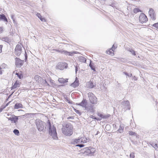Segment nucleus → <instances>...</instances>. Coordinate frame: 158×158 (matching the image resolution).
<instances>
[{"label": "nucleus", "mask_w": 158, "mask_h": 158, "mask_svg": "<svg viewBox=\"0 0 158 158\" xmlns=\"http://www.w3.org/2000/svg\"><path fill=\"white\" fill-rule=\"evenodd\" d=\"M62 131L64 135L70 136L73 133L71 124L69 123L66 122L63 124Z\"/></svg>", "instance_id": "1"}, {"label": "nucleus", "mask_w": 158, "mask_h": 158, "mask_svg": "<svg viewBox=\"0 0 158 158\" xmlns=\"http://www.w3.org/2000/svg\"><path fill=\"white\" fill-rule=\"evenodd\" d=\"M47 123L49 129V135L52 137L53 139H57L58 137L56 128L53 125L52 126V125L49 120L48 121Z\"/></svg>", "instance_id": "2"}, {"label": "nucleus", "mask_w": 158, "mask_h": 158, "mask_svg": "<svg viewBox=\"0 0 158 158\" xmlns=\"http://www.w3.org/2000/svg\"><path fill=\"white\" fill-rule=\"evenodd\" d=\"M81 151L85 155L89 156H93L94 153L96 151L95 148L92 147L85 148L81 149Z\"/></svg>", "instance_id": "3"}, {"label": "nucleus", "mask_w": 158, "mask_h": 158, "mask_svg": "<svg viewBox=\"0 0 158 158\" xmlns=\"http://www.w3.org/2000/svg\"><path fill=\"white\" fill-rule=\"evenodd\" d=\"M37 128L40 131L44 130V127L46 126V124L44 122L40 120H37L36 122Z\"/></svg>", "instance_id": "4"}, {"label": "nucleus", "mask_w": 158, "mask_h": 158, "mask_svg": "<svg viewBox=\"0 0 158 158\" xmlns=\"http://www.w3.org/2000/svg\"><path fill=\"white\" fill-rule=\"evenodd\" d=\"M88 95L89 101L91 103L96 104L97 103L98 101L97 98L92 93H89Z\"/></svg>", "instance_id": "5"}, {"label": "nucleus", "mask_w": 158, "mask_h": 158, "mask_svg": "<svg viewBox=\"0 0 158 158\" xmlns=\"http://www.w3.org/2000/svg\"><path fill=\"white\" fill-rule=\"evenodd\" d=\"M121 107L126 110L130 109V105L129 102L128 100L124 101L122 102L121 104Z\"/></svg>", "instance_id": "6"}, {"label": "nucleus", "mask_w": 158, "mask_h": 158, "mask_svg": "<svg viewBox=\"0 0 158 158\" xmlns=\"http://www.w3.org/2000/svg\"><path fill=\"white\" fill-rule=\"evenodd\" d=\"M67 64L64 62H61L59 63L57 66L56 67L58 69L61 70H62L64 68L66 69L67 67Z\"/></svg>", "instance_id": "7"}, {"label": "nucleus", "mask_w": 158, "mask_h": 158, "mask_svg": "<svg viewBox=\"0 0 158 158\" xmlns=\"http://www.w3.org/2000/svg\"><path fill=\"white\" fill-rule=\"evenodd\" d=\"M22 52V47L19 44L16 46L15 49V53L18 56H19Z\"/></svg>", "instance_id": "8"}, {"label": "nucleus", "mask_w": 158, "mask_h": 158, "mask_svg": "<svg viewBox=\"0 0 158 158\" xmlns=\"http://www.w3.org/2000/svg\"><path fill=\"white\" fill-rule=\"evenodd\" d=\"M139 21L141 23L146 22L148 20L147 17L143 13L141 14L139 17Z\"/></svg>", "instance_id": "9"}, {"label": "nucleus", "mask_w": 158, "mask_h": 158, "mask_svg": "<svg viewBox=\"0 0 158 158\" xmlns=\"http://www.w3.org/2000/svg\"><path fill=\"white\" fill-rule=\"evenodd\" d=\"M23 60H21L19 58L16 57L15 58V64L17 67L20 68L23 65Z\"/></svg>", "instance_id": "10"}, {"label": "nucleus", "mask_w": 158, "mask_h": 158, "mask_svg": "<svg viewBox=\"0 0 158 158\" xmlns=\"http://www.w3.org/2000/svg\"><path fill=\"white\" fill-rule=\"evenodd\" d=\"M8 120H10L11 122H13L15 123H16L19 119V116H16L14 115H12L10 117H7Z\"/></svg>", "instance_id": "11"}, {"label": "nucleus", "mask_w": 158, "mask_h": 158, "mask_svg": "<svg viewBox=\"0 0 158 158\" xmlns=\"http://www.w3.org/2000/svg\"><path fill=\"white\" fill-rule=\"evenodd\" d=\"M87 104V100L85 99H83L82 101L80 103H77V105L81 106L83 108H85Z\"/></svg>", "instance_id": "12"}, {"label": "nucleus", "mask_w": 158, "mask_h": 158, "mask_svg": "<svg viewBox=\"0 0 158 158\" xmlns=\"http://www.w3.org/2000/svg\"><path fill=\"white\" fill-rule=\"evenodd\" d=\"M84 110L88 112H93V106L91 104H87V106H86L85 107Z\"/></svg>", "instance_id": "13"}, {"label": "nucleus", "mask_w": 158, "mask_h": 158, "mask_svg": "<svg viewBox=\"0 0 158 158\" xmlns=\"http://www.w3.org/2000/svg\"><path fill=\"white\" fill-rule=\"evenodd\" d=\"M96 84L95 82L90 81L88 82V87L89 88H92L96 86Z\"/></svg>", "instance_id": "14"}, {"label": "nucleus", "mask_w": 158, "mask_h": 158, "mask_svg": "<svg viewBox=\"0 0 158 158\" xmlns=\"http://www.w3.org/2000/svg\"><path fill=\"white\" fill-rule=\"evenodd\" d=\"M81 140L80 138L74 139L72 141L71 143L72 144H75L81 143L82 141H81Z\"/></svg>", "instance_id": "15"}, {"label": "nucleus", "mask_w": 158, "mask_h": 158, "mask_svg": "<svg viewBox=\"0 0 158 158\" xmlns=\"http://www.w3.org/2000/svg\"><path fill=\"white\" fill-rule=\"evenodd\" d=\"M79 85V81L77 78L76 79L75 81L72 84H71V86L74 88H75Z\"/></svg>", "instance_id": "16"}, {"label": "nucleus", "mask_w": 158, "mask_h": 158, "mask_svg": "<svg viewBox=\"0 0 158 158\" xmlns=\"http://www.w3.org/2000/svg\"><path fill=\"white\" fill-rule=\"evenodd\" d=\"M23 105L20 103H16L14 106V108L15 109H18L20 108H23Z\"/></svg>", "instance_id": "17"}, {"label": "nucleus", "mask_w": 158, "mask_h": 158, "mask_svg": "<svg viewBox=\"0 0 158 158\" xmlns=\"http://www.w3.org/2000/svg\"><path fill=\"white\" fill-rule=\"evenodd\" d=\"M80 139H81V141H82V142H81V143H86L89 141V139L86 138L81 137L80 138Z\"/></svg>", "instance_id": "18"}, {"label": "nucleus", "mask_w": 158, "mask_h": 158, "mask_svg": "<svg viewBox=\"0 0 158 158\" xmlns=\"http://www.w3.org/2000/svg\"><path fill=\"white\" fill-rule=\"evenodd\" d=\"M19 81L18 80H17L15 82V83L14 85L12 87V89H15L17 87L19 86Z\"/></svg>", "instance_id": "19"}, {"label": "nucleus", "mask_w": 158, "mask_h": 158, "mask_svg": "<svg viewBox=\"0 0 158 158\" xmlns=\"http://www.w3.org/2000/svg\"><path fill=\"white\" fill-rule=\"evenodd\" d=\"M79 61L81 62L86 63V58L82 56H80L78 57Z\"/></svg>", "instance_id": "20"}, {"label": "nucleus", "mask_w": 158, "mask_h": 158, "mask_svg": "<svg viewBox=\"0 0 158 158\" xmlns=\"http://www.w3.org/2000/svg\"><path fill=\"white\" fill-rule=\"evenodd\" d=\"M0 20H2L4 21L7 22L8 20L5 15L3 14L0 15Z\"/></svg>", "instance_id": "21"}, {"label": "nucleus", "mask_w": 158, "mask_h": 158, "mask_svg": "<svg viewBox=\"0 0 158 158\" xmlns=\"http://www.w3.org/2000/svg\"><path fill=\"white\" fill-rule=\"evenodd\" d=\"M151 145L156 150L158 151V142L156 143H152Z\"/></svg>", "instance_id": "22"}, {"label": "nucleus", "mask_w": 158, "mask_h": 158, "mask_svg": "<svg viewBox=\"0 0 158 158\" xmlns=\"http://www.w3.org/2000/svg\"><path fill=\"white\" fill-rule=\"evenodd\" d=\"M58 81L60 83H64L68 82V79H65L62 78H59L58 79Z\"/></svg>", "instance_id": "23"}, {"label": "nucleus", "mask_w": 158, "mask_h": 158, "mask_svg": "<svg viewBox=\"0 0 158 158\" xmlns=\"http://www.w3.org/2000/svg\"><path fill=\"white\" fill-rule=\"evenodd\" d=\"M89 66L91 68L92 70H93L94 71H96L95 68L94 66V64L92 62V61L90 60V63L89 64Z\"/></svg>", "instance_id": "24"}, {"label": "nucleus", "mask_w": 158, "mask_h": 158, "mask_svg": "<svg viewBox=\"0 0 158 158\" xmlns=\"http://www.w3.org/2000/svg\"><path fill=\"white\" fill-rule=\"evenodd\" d=\"M62 53L64 54L67 56H72L73 53L68 52L65 50H63L62 52Z\"/></svg>", "instance_id": "25"}, {"label": "nucleus", "mask_w": 158, "mask_h": 158, "mask_svg": "<svg viewBox=\"0 0 158 158\" xmlns=\"http://www.w3.org/2000/svg\"><path fill=\"white\" fill-rule=\"evenodd\" d=\"M127 50L131 53L132 55L135 56L136 55L135 52L132 49L129 48L127 49Z\"/></svg>", "instance_id": "26"}, {"label": "nucleus", "mask_w": 158, "mask_h": 158, "mask_svg": "<svg viewBox=\"0 0 158 158\" xmlns=\"http://www.w3.org/2000/svg\"><path fill=\"white\" fill-rule=\"evenodd\" d=\"M21 71H20V73L19 72L18 73H16V75H17L18 77L20 79H21L23 77V75L22 73H21Z\"/></svg>", "instance_id": "27"}, {"label": "nucleus", "mask_w": 158, "mask_h": 158, "mask_svg": "<svg viewBox=\"0 0 158 158\" xmlns=\"http://www.w3.org/2000/svg\"><path fill=\"white\" fill-rule=\"evenodd\" d=\"M37 16L38 18L40 19L42 21H45V20L44 18H42V16L40 15V14L37 13Z\"/></svg>", "instance_id": "28"}, {"label": "nucleus", "mask_w": 158, "mask_h": 158, "mask_svg": "<svg viewBox=\"0 0 158 158\" xmlns=\"http://www.w3.org/2000/svg\"><path fill=\"white\" fill-rule=\"evenodd\" d=\"M106 53L107 54L110 55L111 56H113L114 55V51H112L111 50V49L110 50L108 51H106Z\"/></svg>", "instance_id": "29"}, {"label": "nucleus", "mask_w": 158, "mask_h": 158, "mask_svg": "<svg viewBox=\"0 0 158 158\" xmlns=\"http://www.w3.org/2000/svg\"><path fill=\"white\" fill-rule=\"evenodd\" d=\"M150 16L153 20H155L156 19V15L155 13L150 15Z\"/></svg>", "instance_id": "30"}, {"label": "nucleus", "mask_w": 158, "mask_h": 158, "mask_svg": "<svg viewBox=\"0 0 158 158\" xmlns=\"http://www.w3.org/2000/svg\"><path fill=\"white\" fill-rule=\"evenodd\" d=\"M124 128L123 127L121 126V125H120L119 129L118 130V131L120 133H122L123 131Z\"/></svg>", "instance_id": "31"}, {"label": "nucleus", "mask_w": 158, "mask_h": 158, "mask_svg": "<svg viewBox=\"0 0 158 158\" xmlns=\"http://www.w3.org/2000/svg\"><path fill=\"white\" fill-rule=\"evenodd\" d=\"M34 79L36 81H38L39 79H41V78L39 76L36 75L35 76Z\"/></svg>", "instance_id": "32"}, {"label": "nucleus", "mask_w": 158, "mask_h": 158, "mask_svg": "<svg viewBox=\"0 0 158 158\" xmlns=\"http://www.w3.org/2000/svg\"><path fill=\"white\" fill-rule=\"evenodd\" d=\"M154 13L155 12L154 11L153 9L152 8L150 9L149 11V15H152V14H154Z\"/></svg>", "instance_id": "33"}, {"label": "nucleus", "mask_w": 158, "mask_h": 158, "mask_svg": "<svg viewBox=\"0 0 158 158\" xmlns=\"http://www.w3.org/2000/svg\"><path fill=\"white\" fill-rule=\"evenodd\" d=\"M13 132L16 135H18L19 134V131L16 129H15L13 131Z\"/></svg>", "instance_id": "34"}, {"label": "nucleus", "mask_w": 158, "mask_h": 158, "mask_svg": "<svg viewBox=\"0 0 158 158\" xmlns=\"http://www.w3.org/2000/svg\"><path fill=\"white\" fill-rule=\"evenodd\" d=\"M6 64L3 63L1 65L0 67L1 69H5L6 67Z\"/></svg>", "instance_id": "35"}, {"label": "nucleus", "mask_w": 158, "mask_h": 158, "mask_svg": "<svg viewBox=\"0 0 158 158\" xmlns=\"http://www.w3.org/2000/svg\"><path fill=\"white\" fill-rule=\"evenodd\" d=\"M3 40L7 42H8L9 41V39L7 37L3 38Z\"/></svg>", "instance_id": "36"}, {"label": "nucleus", "mask_w": 158, "mask_h": 158, "mask_svg": "<svg viewBox=\"0 0 158 158\" xmlns=\"http://www.w3.org/2000/svg\"><path fill=\"white\" fill-rule=\"evenodd\" d=\"M129 135H136V133L131 131H129Z\"/></svg>", "instance_id": "37"}, {"label": "nucleus", "mask_w": 158, "mask_h": 158, "mask_svg": "<svg viewBox=\"0 0 158 158\" xmlns=\"http://www.w3.org/2000/svg\"><path fill=\"white\" fill-rule=\"evenodd\" d=\"M140 10L138 9L137 8H135L134 10V12L135 13H136L139 12H140Z\"/></svg>", "instance_id": "38"}, {"label": "nucleus", "mask_w": 158, "mask_h": 158, "mask_svg": "<svg viewBox=\"0 0 158 158\" xmlns=\"http://www.w3.org/2000/svg\"><path fill=\"white\" fill-rule=\"evenodd\" d=\"M76 147H79L80 148H82L85 146V145L82 144H78L76 145Z\"/></svg>", "instance_id": "39"}, {"label": "nucleus", "mask_w": 158, "mask_h": 158, "mask_svg": "<svg viewBox=\"0 0 158 158\" xmlns=\"http://www.w3.org/2000/svg\"><path fill=\"white\" fill-rule=\"evenodd\" d=\"M152 26L158 29V23L154 24Z\"/></svg>", "instance_id": "40"}, {"label": "nucleus", "mask_w": 158, "mask_h": 158, "mask_svg": "<svg viewBox=\"0 0 158 158\" xmlns=\"http://www.w3.org/2000/svg\"><path fill=\"white\" fill-rule=\"evenodd\" d=\"M117 47V45H115V44H114L112 46V47L111 48L112 51H113L115 48H116Z\"/></svg>", "instance_id": "41"}, {"label": "nucleus", "mask_w": 158, "mask_h": 158, "mask_svg": "<svg viewBox=\"0 0 158 158\" xmlns=\"http://www.w3.org/2000/svg\"><path fill=\"white\" fill-rule=\"evenodd\" d=\"M135 157L134 153V152H131L130 154V158H134Z\"/></svg>", "instance_id": "42"}, {"label": "nucleus", "mask_w": 158, "mask_h": 158, "mask_svg": "<svg viewBox=\"0 0 158 158\" xmlns=\"http://www.w3.org/2000/svg\"><path fill=\"white\" fill-rule=\"evenodd\" d=\"M110 115L109 114L104 115L103 118H107L110 117Z\"/></svg>", "instance_id": "43"}, {"label": "nucleus", "mask_w": 158, "mask_h": 158, "mask_svg": "<svg viewBox=\"0 0 158 158\" xmlns=\"http://www.w3.org/2000/svg\"><path fill=\"white\" fill-rule=\"evenodd\" d=\"M75 112L77 114H79V115H81V112L80 111V110H75Z\"/></svg>", "instance_id": "44"}, {"label": "nucleus", "mask_w": 158, "mask_h": 158, "mask_svg": "<svg viewBox=\"0 0 158 158\" xmlns=\"http://www.w3.org/2000/svg\"><path fill=\"white\" fill-rule=\"evenodd\" d=\"M124 73L128 77H131L132 76V74H128L127 72H124Z\"/></svg>", "instance_id": "45"}, {"label": "nucleus", "mask_w": 158, "mask_h": 158, "mask_svg": "<svg viewBox=\"0 0 158 158\" xmlns=\"http://www.w3.org/2000/svg\"><path fill=\"white\" fill-rule=\"evenodd\" d=\"M54 50L57 52H60L61 53H62V52L63 51V50H59L58 49H55Z\"/></svg>", "instance_id": "46"}, {"label": "nucleus", "mask_w": 158, "mask_h": 158, "mask_svg": "<svg viewBox=\"0 0 158 158\" xmlns=\"http://www.w3.org/2000/svg\"><path fill=\"white\" fill-rule=\"evenodd\" d=\"M14 16H15L14 15H11V18L13 20L14 22L15 21V19L14 18Z\"/></svg>", "instance_id": "47"}, {"label": "nucleus", "mask_w": 158, "mask_h": 158, "mask_svg": "<svg viewBox=\"0 0 158 158\" xmlns=\"http://www.w3.org/2000/svg\"><path fill=\"white\" fill-rule=\"evenodd\" d=\"M25 60L26 61L27 58V54L26 52H25Z\"/></svg>", "instance_id": "48"}, {"label": "nucleus", "mask_w": 158, "mask_h": 158, "mask_svg": "<svg viewBox=\"0 0 158 158\" xmlns=\"http://www.w3.org/2000/svg\"><path fill=\"white\" fill-rule=\"evenodd\" d=\"M90 117L91 118H92V119H97V118L95 117V116H93V115H92L90 116Z\"/></svg>", "instance_id": "49"}, {"label": "nucleus", "mask_w": 158, "mask_h": 158, "mask_svg": "<svg viewBox=\"0 0 158 158\" xmlns=\"http://www.w3.org/2000/svg\"><path fill=\"white\" fill-rule=\"evenodd\" d=\"M50 82L52 84V85H53L54 84V81L52 79H50Z\"/></svg>", "instance_id": "50"}, {"label": "nucleus", "mask_w": 158, "mask_h": 158, "mask_svg": "<svg viewBox=\"0 0 158 158\" xmlns=\"http://www.w3.org/2000/svg\"><path fill=\"white\" fill-rule=\"evenodd\" d=\"M2 107L0 108V113L1 112L2 110H3V109H4L5 108V106H2Z\"/></svg>", "instance_id": "51"}, {"label": "nucleus", "mask_w": 158, "mask_h": 158, "mask_svg": "<svg viewBox=\"0 0 158 158\" xmlns=\"http://www.w3.org/2000/svg\"><path fill=\"white\" fill-rule=\"evenodd\" d=\"M30 114H29V113H27L23 115L22 116L23 117H28V115H29Z\"/></svg>", "instance_id": "52"}, {"label": "nucleus", "mask_w": 158, "mask_h": 158, "mask_svg": "<svg viewBox=\"0 0 158 158\" xmlns=\"http://www.w3.org/2000/svg\"><path fill=\"white\" fill-rule=\"evenodd\" d=\"M74 118L73 116H69L67 118V119H73Z\"/></svg>", "instance_id": "53"}, {"label": "nucleus", "mask_w": 158, "mask_h": 158, "mask_svg": "<svg viewBox=\"0 0 158 158\" xmlns=\"http://www.w3.org/2000/svg\"><path fill=\"white\" fill-rule=\"evenodd\" d=\"M3 31V27H0V34Z\"/></svg>", "instance_id": "54"}, {"label": "nucleus", "mask_w": 158, "mask_h": 158, "mask_svg": "<svg viewBox=\"0 0 158 158\" xmlns=\"http://www.w3.org/2000/svg\"><path fill=\"white\" fill-rule=\"evenodd\" d=\"M98 116L101 117L102 118H103L104 115L102 114H98Z\"/></svg>", "instance_id": "55"}, {"label": "nucleus", "mask_w": 158, "mask_h": 158, "mask_svg": "<svg viewBox=\"0 0 158 158\" xmlns=\"http://www.w3.org/2000/svg\"><path fill=\"white\" fill-rule=\"evenodd\" d=\"M2 45H0V53L2 52Z\"/></svg>", "instance_id": "56"}, {"label": "nucleus", "mask_w": 158, "mask_h": 158, "mask_svg": "<svg viewBox=\"0 0 158 158\" xmlns=\"http://www.w3.org/2000/svg\"><path fill=\"white\" fill-rule=\"evenodd\" d=\"M10 102H8V103H7L6 104V105L4 106H5V107H6L8 105H9V103H10Z\"/></svg>", "instance_id": "57"}, {"label": "nucleus", "mask_w": 158, "mask_h": 158, "mask_svg": "<svg viewBox=\"0 0 158 158\" xmlns=\"http://www.w3.org/2000/svg\"><path fill=\"white\" fill-rule=\"evenodd\" d=\"M100 132H99V131H98L97 132V133L95 134V135H97Z\"/></svg>", "instance_id": "58"}, {"label": "nucleus", "mask_w": 158, "mask_h": 158, "mask_svg": "<svg viewBox=\"0 0 158 158\" xmlns=\"http://www.w3.org/2000/svg\"><path fill=\"white\" fill-rule=\"evenodd\" d=\"M133 79H134L135 80H137V78L135 76L134 77H133Z\"/></svg>", "instance_id": "59"}, {"label": "nucleus", "mask_w": 158, "mask_h": 158, "mask_svg": "<svg viewBox=\"0 0 158 158\" xmlns=\"http://www.w3.org/2000/svg\"><path fill=\"white\" fill-rule=\"evenodd\" d=\"M75 71L76 73H77V71H78V68L77 67H76Z\"/></svg>", "instance_id": "60"}, {"label": "nucleus", "mask_w": 158, "mask_h": 158, "mask_svg": "<svg viewBox=\"0 0 158 158\" xmlns=\"http://www.w3.org/2000/svg\"><path fill=\"white\" fill-rule=\"evenodd\" d=\"M1 68L0 67V74H1L2 73V71H1Z\"/></svg>", "instance_id": "61"}, {"label": "nucleus", "mask_w": 158, "mask_h": 158, "mask_svg": "<svg viewBox=\"0 0 158 158\" xmlns=\"http://www.w3.org/2000/svg\"><path fill=\"white\" fill-rule=\"evenodd\" d=\"M96 120H101V119L99 118H97V119Z\"/></svg>", "instance_id": "62"}, {"label": "nucleus", "mask_w": 158, "mask_h": 158, "mask_svg": "<svg viewBox=\"0 0 158 158\" xmlns=\"http://www.w3.org/2000/svg\"><path fill=\"white\" fill-rule=\"evenodd\" d=\"M45 83H47V81L45 80Z\"/></svg>", "instance_id": "63"}, {"label": "nucleus", "mask_w": 158, "mask_h": 158, "mask_svg": "<svg viewBox=\"0 0 158 158\" xmlns=\"http://www.w3.org/2000/svg\"><path fill=\"white\" fill-rule=\"evenodd\" d=\"M47 85H48V86H49V84H48V83H47Z\"/></svg>", "instance_id": "64"}]
</instances>
